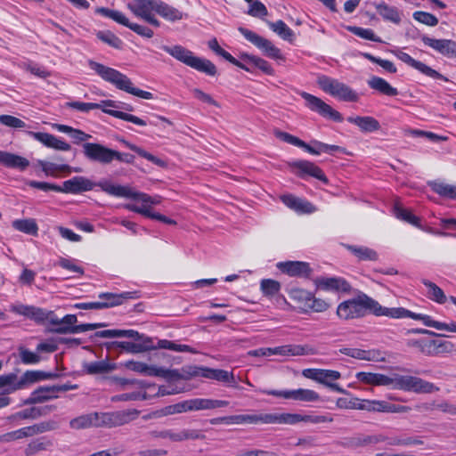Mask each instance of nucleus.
<instances>
[{
  "label": "nucleus",
  "mask_w": 456,
  "mask_h": 456,
  "mask_svg": "<svg viewBox=\"0 0 456 456\" xmlns=\"http://www.w3.org/2000/svg\"><path fill=\"white\" fill-rule=\"evenodd\" d=\"M206 367L196 365H185L181 370H172V380H188L194 377H203Z\"/></svg>",
  "instance_id": "obj_35"
},
{
  "label": "nucleus",
  "mask_w": 456,
  "mask_h": 456,
  "mask_svg": "<svg viewBox=\"0 0 456 456\" xmlns=\"http://www.w3.org/2000/svg\"><path fill=\"white\" fill-rule=\"evenodd\" d=\"M312 293L303 289H291L290 297L300 304V308L305 312Z\"/></svg>",
  "instance_id": "obj_62"
},
{
  "label": "nucleus",
  "mask_w": 456,
  "mask_h": 456,
  "mask_svg": "<svg viewBox=\"0 0 456 456\" xmlns=\"http://www.w3.org/2000/svg\"><path fill=\"white\" fill-rule=\"evenodd\" d=\"M12 227L17 231L29 235H37L38 226L34 219H18L12 222Z\"/></svg>",
  "instance_id": "obj_56"
},
{
  "label": "nucleus",
  "mask_w": 456,
  "mask_h": 456,
  "mask_svg": "<svg viewBox=\"0 0 456 456\" xmlns=\"http://www.w3.org/2000/svg\"><path fill=\"white\" fill-rule=\"evenodd\" d=\"M385 306L365 293L341 302L337 308V315L342 320L356 319L368 314L384 316Z\"/></svg>",
  "instance_id": "obj_2"
},
{
  "label": "nucleus",
  "mask_w": 456,
  "mask_h": 456,
  "mask_svg": "<svg viewBox=\"0 0 456 456\" xmlns=\"http://www.w3.org/2000/svg\"><path fill=\"white\" fill-rule=\"evenodd\" d=\"M259 391L265 395L301 402H317L320 399L318 393L314 390L305 388L294 390L260 389Z\"/></svg>",
  "instance_id": "obj_14"
},
{
  "label": "nucleus",
  "mask_w": 456,
  "mask_h": 456,
  "mask_svg": "<svg viewBox=\"0 0 456 456\" xmlns=\"http://www.w3.org/2000/svg\"><path fill=\"white\" fill-rule=\"evenodd\" d=\"M421 282L428 289L427 292V296L429 299H431L438 304H444L446 302V296H445L444 292L436 283H434L427 279H422Z\"/></svg>",
  "instance_id": "obj_52"
},
{
  "label": "nucleus",
  "mask_w": 456,
  "mask_h": 456,
  "mask_svg": "<svg viewBox=\"0 0 456 456\" xmlns=\"http://www.w3.org/2000/svg\"><path fill=\"white\" fill-rule=\"evenodd\" d=\"M406 345L409 347H416L421 352L422 354L426 355H430L433 354L432 352V345H435L432 343V340L426 339V338H419V339H408L406 341Z\"/></svg>",
  "instance_id": "obj_61"
},
{
  "label": "nucleus",
  "mask_w": 456,
  "mask_h": 456,
  "mask_svg": "<svg viewBox=\"0 0 456 456\" xmlns=\"http://www.w3.org/2000/svg\"><path fill=\"white\" fill-rule=\"evenodd\" d=\"M277 268L283 273L291 277H299L310 279L313 269L307 262L302 261H285L279 262Z\"/></svg>",
  "instance_id": "obj_21"
},
{
  "label": "nucleus",
  "mask_w": 456,
  "mask_h": 456,
  "mask_svg": "<svg viewBox=\"0 0 456 456\" xmlns=\"http://www.w3.org/2000/svg\"><path fill=\"white\" fill-rule=\"evenodd\" d=\"M267 355H307L314 353V349L308 346L301 345H285L276 347H266Z\"/></svg>",
  "instance_id": "obj_28"
},
{
  "label": "nucleus",
  "mask_w": 456,
  "mask_h": 456,
  "mask_svg": "<svg viewBox=\"0 0 456 456\" xmlns=\"http://www.w3.org/2000/svg\"><path fill=\"white\" fill-rule=\"evenodd\" d=\"M53 446V442L51 439L42 436L31 440L25 447L23 452L25 456H34L40 452L51 450Z\"/></svg>",
  "instance_id": "obj_36"
},
{
  "label": "nucleus",
  "mask_w": 456,
  "mask_h": 456,
  "mask_svg": "<svg viewBox=\"0 0 456 456\" xmlns=\"http://www.w3.org/2000/svg\"><path fill=\"white\" fill-rule=\"evenodd\" d=\"M37 165L41 167L42 171L47 176L57 177L58 173L66 172L68 174L71 173V167L67 164H56L53 162H49L45 160H37Z\"/></svg>",
  "instance_id": "obj_44"
},
{
  "label": "nucleus",
  "mask_w": 456,
  "mask_h": 456,
  "mask_svg": "<svg viewBox=\"0 0 456 456\" xmlns=\"http://www.w3.org/2000/svg\"><path fill=\"white\" fill-rule=\"evenodd\" d=\"M395 54L400 61H402L403 62L406 63L407 65L412 67L413 69L419 70V72H421L422 74H424L429 77H432L434 79L443 80L444 82L449 81V79L446 77H444V75H442L436 69H432L431 67L428 66L427 64L413 59L407 53H404L402 51H397Z\"/></svg>",
  "instance_id": "obj_22"
},
{
  "label": "nucleus",
  "mask_w": 456,
  "mask_h": 456,
  "mask_svg": "<svg viewBox=\"0 0 456 456\" xmlns=\"http://www.w3.org/2000/svg\"><path fill=\"white\" fill-rule=\"evenodd\" d=\"M190 411L213 410L227 407L230 403L225 400H216L209 398H192L188 400Z\"/></svg>",
  "instance_id": "obj_29"
},
{
  "label": "nucleus",
  "mask_w": 456,
  "mask_h": 456,
  "mask_svg": "<svg viewBox=\"0 0 456 456\" xmlns=\"http://www.w3.org/2000/svg\"><path fill=\"white\" fill-rule=\"evenodd\" d=\"M316 83L323 92L334 97L342 82L326 75L319 74L317 75Z\"/></svg>",
  "instance_id": "obj_48"
},
{
  "label": "nucleus",
  "mask_w": 456,
  "mask_h": 456,
  "mask_svg": "<svg viewBox=\"0 0 456 456\" xmlns=\"http://www.w3.org/2000/svg\"><path fill=\"white\" fill-rule=\"evenodd\" d=\"M394 215L398 219L403 220L416 227L421 228L419 218L398 204H395L394 207Z\"/></svg>",
  "instance_id": "obj_58"
},
{
  "label": "nucleus",
  "mask_w": 456,
  "mask_h": 456,
  "mask_svg": "<svg viewBox=\"0 0 456 456\" xmlns=\"http://www.w3.org/2000/svg\"><path fill=\"white\" fill-rule=\"evenodd\" d=\"M341 378V373L338 370L321 369L319 374L318 383H321L332 391L346 395L347 392L342 388L338 384L333 381Z\"/></svg>",
  "instance_id": "obj_31"
},
{
  "label": "nucleus",
  "mask_w": 456,
  "mask_h": 456,
  "mask_svg": "<svg viewBox=\"0 0 456 456\" xmlns=\"http://www.w3.org/2000/svg\"><path fill=\"white\" fill-rule=\"evenodd\" d=\"M378 13L386 20L391 21L395 24L401 22V16L398 9L394 6H389L384 2L375 4Z\"/></svg>",
  "instance_id": "obj_45"
},
{
  "label": "nucleus",
  "mask_w": 456,
  "mask_h": 456,
  "mask_svg": "<svg viewBox=\"0 0 456 456\" xmlns=\"http://www.w3.org/2000/svg\"><path fill=\"white\" fill-rule=\"evenodd\" d=\"M347 121L357 126L363 133H371L380 129L379 122L370 116L348 117Z\"/></svg>",
  "instance_id": "obj_34"
},
{
  "label": "nucleus",
  "mask_w": 456,
  "mask_h": 456,
  "mask_svg": "<svg viewBox=\"0 0 456 456\" xmlns=\"http://www.w3.org/2000/svg\"><path fill=\"white\" fill-rule=\"evenodd\" d=\"M368 86L378 91L379 93L387 96H395L398 94V90L393 87L387 80L382 77L373 76L368 80Z\"/></svg>",
  "instance_id": "obj_39"
},
{
  "label": "nucleus",
  "mask_w": 456,
  "mask_h": 456,
  "mask_svg": "<svg viewBox=\"0 0 456 456\" xmlns=\"http://www.w3.org/2000/svg\"><path fill=\"white\" fill-rule=\"evenodd\" d=\"M84 370L87 374L94 375V374H103L109 373L111 370L116 369L115 363H110L108 361H95L91 362H86L84 364Z\"/></svg>",
  "instance_id": "obj_43"
},
{
  "label": "nucleus",
  "mask_w": 456,
  "mask_h": 456,
  "mask_svg": "<svg viewBox=\"0 0 456 456\" xmlns=\"http://www.w3.org/2000/svg\"><path fill=\"white\" fill-rule=\"evenodd\" d=\"M267 24L269 28L277 35H279L283 40L292 42L295 39V34L293 30L289 28L283 20H279L275 22L267 21Z\"/></svg>",
  "instance_id": "obj_51"
},
{
  "label": "nucleus",
  "mask_w": 456,
  "mask_h": 456,
  "mask_svg": "<svg viewBox=\"0 0 456 456\" xmlns=\"http://www.w3.org/2000/svg\"><path fill=\"white\" fill-rule=\"evenodd\" d=\"M240 59L245 61L247 64L260 69L266 75H274V69L272 68L271 64L267 61L258 56L243 53L240 55Z\"/></svg>",
  "instance_id": "obj_40"
},
{
  "label": "nucleus",
  "mask_w": 456,
  "mask_h": 456,
  "mask_svg": "<svg viewBox=\"0 0 456 456\" xmlns=\"http://www.w3.org/2000/svg\"><path fill=\"white\" fill-rule=\"evenodd\" d=\"M12 311L20 315H23L38 324L49 322L53 316V311H48L44 308L34 305H18L13 306Z\"/></svg>",
  "instance_id": "obj_18"
},
{
  "label": "nucleus",
  "mask_w": 456,
  "mask_h": 456,
  "mask_svg": "<svg viewBox=\"0 0 456 456\" xmlns=\"http://www.w3.org/2000/svg\"><path fill=\"white\" fill-rule=\"evenodd\" d=\"M316 83L323 92L334 97L342 82L326 75L319 74L317 75Z\"/></svg>",
  "instance_id": "obj_47"
},
{
  "label": "nucleus",
  "mask_w": 456,
  "mask_h": 456,
  "mask_svg": "<svg viewBox=\"0 0 456 456\" xmlns=\"http://www.w3.org/2000/svg\"><path fill=\"white\" fill-rule=\"evenodd\" d=\"M281 200L287 207L294 210H301L305 212L312 211L310 209L313 207L311 203L304 201L291 194L283 195L281 197Z\"/></svg>",
  "instance_id": "obj_53"
},
{
  "label": "nucleus",
  "mask_w": 456,
  "mask_h": 456,
  "mask_svg": "<svg viewBox=\"0 0 456 456\" xmlns=\"http://www.w3.org/2000/svg\"><path fill=\"white\" fill-rule=\"evenodd\" d=\"M102 183H110L107 180H102L98 183H94L90 179L85 176H74L69 180H67L61 186V192L78 194L85 191H92L95 186L101 188Z\"/></svg>",
  "instance_id": "obj_17"
},
{
  "label": "nucleus",
  "mask_w": 456,
  "mask_h": 456,
  "mask_svg": "<svg viewBox=\"0 0 456 456\" xmlns=\"http://www.w3.org/2000/svg\"><path fill=\"white\" fill-rule=\"evenodd\" d=\"M299 422V413H264V424H289Z\"/></svg>",
  "instance_id": "obj_38"
},
{
  "label": "nucleus",
  "mask_w": 456,
  "mask_h": 456,
  "mask_svg": "<svg viewBox=\"0 0 456 456\" xmlns=\"http://www.w3.org/2000/svg\"><path fill=\"white\" fill-rule=\"evenodd\" d=\"M95 12L106 18L111 19L118 24L125 26L127 21V17L118 10H111L107 7H98Z\"/></svg>",
  "instance_id": "obj_59"
},
{
  "label": "nucleus",
  "mask_w": 456,
  "mask_h": 456,
  "mask_svg": "<svg viewBox=\"0 0 456 456\" xmlns=\"http://www.w3.org/2000/svg\"><path fill=\"white\" fill-rule=\"evenodd\" d=\"M205 371L206 373L204 374V378L225 383H232V387H237L235 378L232 372L227 371L225 370L211 369L208 367H206Z\"/></svg>",
  "instance_id": "obj_42"
},
{
  "label": "nucleus",
  "mask_w": 456,
  "mask_h": 456,
  "mask_svg": "<svg viewBox=\"0 0 456 456\" xmlns=\"http://www.w3.org/2000/svg\"><path fill=\"white\" fill-rule=\"evenodd\" d=\"M139 297L140 294L138 291H126L119 294L110 292L99 294V298L103 300L100 301L101 305H102V309L119 305L126 299H137Z\"/></svg>",
  "instance_id": "obj_24"
},
{
  "label": "nucleus",
  "mask_w": 456,
  "mask_h": 456,
  "mask_svg": "<svg viewBox=\"0 0 456 456\" xmlns=\"http://www.w3.org/2000/svg\"><path fill=\"white\" fill-rule=\"evenodd\" d=\"M77 387V385L69 384L41 386L36 390H34L30 394L29 397L23 402V403L27 405L42 403L44 402L57 398L59 393L73 390L76 389Z\"/></svg>",
  "instance_id": "obj_9"
},
{
  "label": "nucleus",
  "mask_w": 456,
  "mask_h": 456,
  "mask_svg": "<svg viewBox=\"0 0 456 456\" xmlns=\"http://www.w3.org/2000/svg\"><path fill=\"white\" fill-rule=\"evenodd\" d=\"M120 142L126 147L128 148L129 150L134 151L135 153H137L139 156L146 159L147 160L151 161V163L159 166V167H163L165 166V162L157 158L156 156L152 155L151 153L146 151L145 150H143L142 148H140L138 147L137 145L135 144H133L124 139L120 140Z\"/></svg>",
  "instance_id": "obj_55"
},
{
  "label": "nucleus",
  "mask_w": 456,
  "mask_h": 456,
  "mask_svg": "<svg viewBox=\"0 0 456 456\" xmlns=\"http://www.w3.org/2000/svg\"><path fill=\"white\" fill-rule=\"evenodd\" d=\"M96 37L99 40L107 44L108 45L115 49H122L124 43L110 30H101L96 33Z\"/></svg>",
  "instance_id": "obj_57"
},
{
  "label": "nucleus",
  "mask_w": 456,
  "mask_h": 456,
  "mask_svg": "<svg viewBox=\"0 0 456 456\" xmlns=\"http://www.w3.org/2000/svg\"><path fill=\"white\" fill-rule=\"evenodd\" d=\"M335 94L334 97L341 101L355 102L359 100L358 94L344 83H341L339 89Z\"/></svg>",
  "instance_id": "obj_60"
},
{
  "label": "nucleus",
  "mask_w": 456,
  "mask_h": 456,
  "mask_svg": "<svg viewBox=\"0 0 456 456\" xmlns=\"http://www.w3.org/2000/svg\"><path fill=\"white\" fill-rule=\"evenodd\" d=\"M300 95L305 101V106L312 111L317 112L322 118L335 122L343 121L342 115L330 105L323 102L321 98L306 92H302Z\"/></svg>",
  "instance_id": "obj_13"
},
{
  "label": "nucleus",
  "mask_w": 456,
  "mask_h": 456,
  "mask_svg": "<svg viewBox=\"0 0 456 456\" xmlns=\"http://www.w3.org/2000/svg\"><path fill=\"white\" fill-rule=\"evenodd\" d=\"M384 316L393 319L411 318L417 321H422V314H416L403 307H385Z\"/></svg>",
  "instance_id": "obj_50"
},
{
  "label": "nucleus",
  "mask_w": 456,
  "mask_h": 456,
  "mask_svg": "<svg viewBox=\"0 0 456 456\" xmlns=\"http://www.w3.org/2000/svg\"><path fill=\"white\" fill-rule=\"evenodd\" d=\"M348 30L361 38L370 40L377 43H382L381 38L376 36L373 30L370 28H363L361 27L354 26L348 27Z\"/></svg>",
  "instance_id": "obj_64"
},
{
  "label": "nucleus",
  "mask_w": 456,
  "mask_h": 456,
  "mask_svg": "<svg viewBox=\"0 0 456 456\" xmlns=\"http://www.w3.org/2000/svg\"><path fill=\"white\" fill-rule=\"evenodd\" d=\"M239 31L247 40L260 49L268 58L281 61L285 60L281 50L276 47L270 40L243 27H240Z\"/></svg>",
  "instance_id": "obj_11"
},
{
  "label": "nucleus",
  "mask_w": 456,
  "mask_h": 456,
  "mask_svg": "<svg viewBox=\"0 0 456 456\" xmlns=\"http://www.w3.org/2000/svg\"><path fill=\"white\" fill-rule=\"evenodd\" d=\"M67 106L77 110L81 112H88L92 110H97L100 109L102 110V112L109 114L114 118L128 121L131 123H134L137 126H146L148 123L146 120L140 118L134 115L117 110H111L109 108H118L119 107L118 103L116 101L113 100H103L101 101L99 103L94 102H70L67 103Z\"/></svg>",
  "instance_id": "obj_6"
},
{
  "label": "nucleus",
  "mask_w": 456,
  "mask_h": 456,
  "mask_svg": "<svg viewBox=\"0 0 456 456\" xmlns=\"http://www.w3.org/2000/svg\"><path fill=\"white\" fill-rule=\"evenodd\" d=\"M157 348L168 349L175 352H194L190 346L176 344L173 341L167 339H159L158 341V344L155 345V349Z\"/></svg>",
  "instance_id": "obj_63"
},
{
  "label": "nucleus",
  "mask_w": 456,
  "mask_h": 456,
  "mask_svg": "<svg viewBox=\"0 0 456 456\" xmlns=\"http://www.w3.org/2000/svg\"><path fill=\"white\" fill-rule=\"evenodd\" d=\"M428 184L434 192L441 197L456 200V185H451L437 181L428 182Z\"/></svg>",
  "instance_id": "obj_49"
},
{
  "label": "nucleus",
  "mask_w": 456,
  "mask_h": 456,
  "mask_svg": "<svg viewBox=\"0 0 456 456\" xmlns=\"http://www.w3.org/2000/svg\"><path fill=\"white\" fill-rule=\"evenodd\" d=\"M101 189L112 196L133 199L141 201L146 206L157 205L160 202L159 197H151L143 192L134 191L128 186L113 184L112 183H102Z\"/></svg>",
  "instance_id": "obj_8"
},
{
  "label": "nucleus",
  "mask_w": 456,
  "mask_h": 456,
  "mask_svg": "<svg viewBox=\"0 0 456 456\" xmlns=\"http://www.w3.org/2000/svg\"><path fill=\"white\" fill-rule=\"evenodd\" d=\"M358 381L372 386H392V378L380 374L360 371L355 375Z\"/></svg>",
  "instance_id": "obj_32"
},
{
  "label": "nucleus",
  "mask_w": 456,
  "mask_h": 456,
  "mask_svg": "<svg viewBox=\"0 0 456 456\" xmlns=\"http://www.w3.org/2000/svg\"><path fill=\"white\" fill-rule=\"evenodd\" d=\"M420 40L426 46L430 47L436 53L447 58L456 57V42L451 39H436L428 37V35H421Z\"/></svg>",
  "instance_id": "obj_20"
},
{
  "label": "nucleus",
  "mask_w": 456,
  "mask_h": 456,
  "mask_svg": "<svg viewBox=\"0 0 456 456\" xmlns=\"http://www.w3.org/2000/svg\"><path fill=\"white\" fill-rule=\"evenodd\" d=\"M387 440L383 435H357L355 436L346 439L341 443V445L345 448L357 449L359 447H364L370 444H377Z\"/></svg>",
  "instance_id": "obj_26"
},
{
  "label": "nucleus",
  "mask_w": 456,
  "mask_h": 456,
  "mask_svg": "<svg viewBox=\"0 0 456 456\" xmlns=\"http://www.w3.org/2000/svg\"><path fill=\"white\" fill-rule=\"evenodd\" d=\"M317 289L325 291L349 292L351 285L341 277H318L314 280Z\"/></svg>",
  "instance_id": "obj_23"
},
{
  "label": "nucleus",
  "mask_w": 456,
  "mask_h": 456,
  "mask_svg": "<svg viewBox=\"0 0 456 456\" xmlns=\"http://www.w3.org/2000/svg\"><path fill=\"white\" fill-rule=\"evenodd\" d=\"M60 377L57 372H46L43 370H27L20 379L12 387V391L22 388L26 384L35 383L40 380L54 379Z\"/></svg>",
  "instance_id": "obj_25"
},
{
  "label": "nucleus",
  "mask_w": 456,
  "mask_h": 456,
  "mask_svg": "<svg viewBox=\"0 0 456 456\" xmlns=\"http://www.w3.org/2000/svg\"><path fill=\"white\" fill-rule=\"evenodd\" d=\"M129 338L136 342L128 341H112L104 343L108 350L121 348L131 354H140L149 350L155 349V344L151 338L140 334L134 330H104L96 331L92 338Z\"/></svg>",
  "instance_id": "obj_1"
},
{
  "label": "nucleus",
  "mask_w": 456,
  "mask_h": 456,
  "mask_svg": "<svg viewBox=\"0 0 456 456\" xmlns=\"http://www.w3.org/2000/svg\"><path fill=\"white\" fill-rule=\"evenodd\" d=\"M239 31L247 40L260 49L268 58L281 61L285 60L281 50L276 47L270 40L243 27H240Z\"/></svg>",
  "instance_id": "obj_10"
},
{
  "label": "nucleus",
  "mask_w": 456,
  "mask_h": 456,
  "mask_svg": "<svg viewBox=\"0 0 456 456\" xmlns=\"http://www.w3.org/2000/svg\"><path fill=\"white\" fill-rule=\"evenodd\" d=\"M83 154L91 162L109 165L112 162V149L101 143L84 142Z\"/></svg>",
  "instance_id": "obj_15"
},
{
  "label": "nucleus",
  "mask_w": 456,
  "mask_h": 456,
  "mask_svg": "<svg viewBox=\"0 0 456 456\" xmlns=\"http://www.w3.org/2000/svg\"><path fill=\"white\" fill-rule=\"evenodd\" d=\"M239 31L247 40L260 49L268 58L281 61L285 60L281 50L276 47L270 40L243 27H240Z\"/></svg>",
  "instance_id": "obj_12"
},
{
  "label": "nucleus",
  "mask_w": 456,
  "mask_h": 456,
  "mask_svg": "<svg viewBox=\"0 0 456 456\" xmlns=\"http://www.w3.org/2000/svg\"><path fill=\"white\" fill-rule=\"evenodd\" d=\"M0 165L8 168L24 171L29 166V161L17 154L0 151Z\"/></svg>",
  "instance_id": "obj_30"
},
{
  "label": "nucleus",
  "mask_w": 456,
  "mask_h": 456,
  "mask_svg": "<svg viewBox=\"0 0 456 456\" xmlns=\"http://www.w3.org/2000/svg\"><path fill=\"white\" fill-rule=\"evenodd\" d=\"M162 49L177 61L191 67V69H196L199 72L205 73L206 75L211 77H214L217 74V69L211 61L195 56L191 51L182 45H163Z\"/></svg>",
  "instance_id": "obj_5"
},
{
  "label": "nucleus",
  "mask_w": 456,
  "mask_h": 456,
  "mask_svg": "<svg viewBox=\"0 0 456 456\" xmlns=\"http://www.w3.org/2000/svg\"><path fill=\"white\" fill-rule=\"evenodd\" d=\"M28 134L34 139L40 142L48 148L63 151H68L71 149V146L68 142L56 137L53 134L42 132H28Z\"/></svg>",
  "instance_id": "obj_27"
},
{
  "label": "nucleus",
  "mask_w": 456,
  "mask_h": 456,
  "mask_svg": "<svg viewBox=\"0 0 456 456\" xmlns=\"http://www.w3.org/2000/svg\"><path fill=\"white\" fill-rule=\"evenodd\" d=\"M339 353L358 360L375 361L378 358V354L374 350L342 347Z\"/></svg>",
  "instance_id": "obj_46"
},
{
  "label": "nucleus",
  "mask_w": 456,
  "mask_h": 456,
  "mask_svg": "<svg viewBox=\"0 0 456 456\" xmlns=\"http://www.w3.org/2000/svg\"><path fill=\"white\" fill-rule=\"evenodd\" d=\"M159 0H134L127 4V8L137 17L142 19L146 14L155 12V6Z\"/></svg>",
  "instance_id": "obj_33"
},
{
  "label": "nucleus",
  "mask_w": 456,
  "mask_h": 456,
  "mask_svg": "<svg viewBox=\"0 0 456 456\" xmlns=\"http://www.w3.org/2000/svg\"><path fill=\"white\" fill-rule=\"evenodd\" d=\"M155 12L168 21L175 22L183 18V13L178 9L159 0L155 6Z\"/></svg>",
  "instance_id": "obj_37"
},
{
  "label": "nucleus",
  "mask_w": 456,
  "mask_h": 456,
  "mask_svg": "<svg viewBox=\"0 0 456 456\" xmlns=\"http://www.w3.org/2000/svg\"><path fill=\"white\" fill-rule=\"evenodd\" d=\"M130 420V413L125 411L111 412L94 411L70 419L69 428L75 430L91 428H113L122 426Z\"/></svg>",
  "instance_id": "obj_3"
},
{
  "label": "nucleus",
  "mask_w": 456,
  "mask_h": 456,
  "mask_svg": "<svg viewBox=\"0 0 456 456\" xmlns=\"http://www.w3.org/2000/svg\"><path fill=\"white\" fill-rule=\"evenodd\" d=\"M149 435L152 438L168 439L171 442H183L185 440L204 439L205 436L197 429H183L179 432L174 429L151 430Z\"/></svg>",
  "instance_id": "obj_16"
},
{
  "label": "nucleus",
  "mask_w": 456,
  "mask_h": 456,
  "mask_svg": "<svg viewBox=\"0 0 456 456\" xmlns=\"http://www.w3.org/2000/svg\"><path fill=\"white\" fill-rule=\"evenodd\" d=\"M392 386L395 389H401L417 394H431L439 391V387L434 383L424 380L419 377L407 375H395L392 378Z\"/></svg>",
  "instance_id": "obj_7"
},
{
  "label": "nucleus",
  "mask_w": 456,
  "mask_h": 456,
  "mask_svg": "<svg viewBox=\"0 0 456 456\" xmlns=\"http://www.w3.org/2000/svg\"><path fill=\"white\" fill-rule=\"evenodd\" d=\"M88 65L99 77L115 86L116 88L145 100L153 99V94L151 92L133 86L131 79L120 71L92 60L88 61Z\"/></svg>",
  "instance_id": "obj_4"
},
{
  "label": "nucleus",
  "mask_w": 456,
  "mask_h": 456,
  "mask_svg": "<svg viewBox=\"0 0 456 456\" xmlns=\"http://www.w3.org/2000/svg\"><path fill=\"white\" fill-rule=\"evenodd\" d=\"M289 166L296 169L295 175L302 179L306 175L314 177L323 183L327 184L329 180L323 171L314 163L308 160H297L289 164Z\"/></svg>",
  "instance_id": "obj_19"
},
{
  "label": "nucleus",
  "mask_w": 456,
  "mask_h": 456,
  "mask_svg": "<svg viewBox=\"0 0 456 456\" xmlns=\"http://www.w3.org/2000/svg\"><path fill=\"white\" fill-rule=\"evenodd\" d=\"M264 423V413L240 414L229 416V425L232 424H258Z\"/></svg>",
  "instance_id": "obj_54"
},
{
  "label": "nucleus",
  "mask_w": 456,
  "mask_h": 456,
  "mask_svg": "<svg viewBox=\"0 0 456 456\" xmlns=\"http://www.w3.org/2000/svg\"><path fill=\"white\" fill-rule=\"evenodd\" d=\"M346 248L349 250L359 261H377L379 258L378 253L365 246L345 245Z\"/></svg>",
  "instance_id": "obj_41"
}]
</instances>
